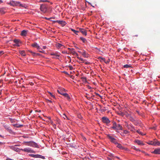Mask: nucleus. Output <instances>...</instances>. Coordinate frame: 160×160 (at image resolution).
Returning <instances> with one entry per match:
<instances>
[{
  "mask_svg": "<svg viewBox=\"0 0 160 160\" xmlns=\"http://www.w3.org/2000/svg\"><path fill=\"white\" fill-rule=\"evenodd\" d=\"M41 11L44 13H50L51 12L50 7L47 4H42L40 7Z\"/></svg>",
  "mask_w": 160,
  "mask_h": 160,
  "instance_id": "1",
  "label": "nucleus"
},
{
  "mask_svg": "<svg viewBox=\"0 0 160 160\" xmlns=\"http://www.w3.org/2000/svg\"><path fill=\"white\" fill-rule=\"evenodd\" d=\"M111 128L116 131V132H118V130H122V126L120 124H117L115 122H113L112 126Z\"/></svg>",
  "mask_w": 160,
  "mask_h": 160,
  "instance_id": "2",
  "label": "nucleus"
},
{
  "mask_svg": "<svg viewBox=\"0 0 160 160\" xmlns=\"http://www.w3.org/2000/svg\"><path fill=\"white\" fill-rule=\"evenodd\" d=\"M8 4L10 5L11 6H20L21 7H24V5L21 4L20 2L17 1H11L8 3Z\"/></svg>",
  "mask_w": 160,
  "mask_h": 160,
  "instance_id": "3",
  "label": "nucleus"
},
{
  "mask_svg": "<svg viewBox=\"0 0 160 160\" xmlns=\"http://www.w3.org/2000/svg\"><path fill=\"white\" fill-rule=\"evenodd\" d=\"M25 143H28V144H27V145L31 147H33L37 148H39V146L36 143L34 142L33 141L26 142H25Z\"/></svg>",
  "mask_w": 160,
  "mask_h": 160,
  "instance_id": "4",
  "label": "nucleus"
},
{
  "mask_svg": "<svg viewBox=\"0 0 160 160\" xmlns=\"http://www.w3.org/2000/svg\"><path fill=\"white\" fill-rule=\"evenodd\" d=\"M107 137L110 139L111 142L114 143L115 144L117 142L116 139L115 138L112 136L110 134H107Z\"/></svg>",
  "mask_w": 160,
  "mask_h": 160,
  "instance_id": "5",
  "label": "nucleus"
},
{
  "mask_svg": "<svg viewBox=\"0 0 160 160\" xmlns=\"http://www.w3.org/2000/svg\"><path fill=\"white\" fill-rule=\"evenodd\" d=\"M102 120L103 123H105L107 124H109L110 122L109 119L105 117H102Z\"/></svg>",
  "mask_w": 160,
  "mask_h": 160,
  "instance_id": "6",
  "label": "nucleus"
},
{
  "mask_svg": "<svg viewBox=\"0 0 160 160\" xmlns=\"http://www.w3.org/2000/svg\"><path fill=\"white\" fill-rule=\"evenodd\" d=\"M53 22L54 23L58 22L59 24L61 25L62 26H64L66 24V22L65 21L63 20H57L54 21Z\"/></svg>",
  "mask_w": 160,
  "mask_h": 160,
  "instance_id": "7",
  "label": "nucleus"
},
{
  "mask_svg": "<svg viewBox=\"0 0 160 160\" xmlns=\"http://www.w3.org/2000/svg\"><path fill=\"white\" fill-rule=\"evenodd\" d=\"M22 150L25 152L31 153H35V152L33 150H32L31 148H26L23 149H22Z\"/></svg>",
  "mask_w": 160,
  "mask_h": 160,
  "instance_id": "8",
  "label": "nucleus"
},
{
  "mask_svg": "<svg viewBox=\"0 0 160 160\" xmlns=\"http://www.w3.org/2000/svg\"><path fill=\"white\" fill-rule=\"evenodd\" d=\"M58 93L66 97L68 100H70V98L68 94L64 93L63 92H60L59 91H58Z\"/></svg>",
  "mask_w": 160,
  "mask_h": 160,
  "instance_id": "9",
  "label": "nucleus"
},
{
  "mask_svg": "<svg viewBox=\"0 0 160 160\" xmlns=\"http://www.w3.org/2000/svg\"><path fill=\"white\" fill-rule=\"evenodd\" d=\"M31 156L35 158H41L43 159H45V157L43 156H42L41 155L37 154V155H34V154H32Z\"/></svg>",
  "mask_w": 160,
  "mask_h": 160,
  "instance_id": "10",
  "label": "nucleus"
},
{
  "mask_svg": "<svg viewBox=\"0 0 160 160\" xmlns=\"http://www.w3.org/2000/svg\"><path fill=\"white\" fill-rule=\"evenodd\" d=\"M152 153L155 154H160V148H157L155 149Z\"/></svg>",
  "mask_w": 160,
  "mask_h": 160,
  "instance_id": "11",
  "label": "nucleus"
},
{
  "mask_svg": "<svg viewBox=\"0 0 160 160\" xmlns=\"http://www.w3.org/2000/svg\"><path fill=\"white\" fill-rule=\"evenodd\" d=\"M79 30L80 32H81L83 35L85 36L87 35V32L86 30L83 28H80L79 29Z\"/></svg>",
  "mask_w": 160,
  "mask_h": 160,
  "instance_id": "12",
  "label": "nucleus"
},
{
  "mask_svg": "<svg viewBox=\"0 0 160 160\" xmlns=\"http://www.w3.org/2000/svg\"><path fill=\"white\" fill-rule=\"evenodd\" d=\"M115 144L116 145V147L121 149L122 150H126V148L123 147L121 144L118 143L117 142Z\"/></svg>",
  "mask_w": 160,
  "mask_h": 160,
  "instance_id": "13",
  "label": "nucleus"
},
{
  "mask_svg": "<svg viewBox=\"0 0 160 160\" xmlns=\"http://www.w3.org/2000/svg\"><path fill=\"white\" fill-rule=\"evenodd\" d=\"M134 142L139 145H144V144L142 142L139 140H136Z\"/></svg>",
  "mask_w": 160,
  "mask_h": 160,
  "instance_id": "14",
  "label": "nucleus"
},
{
  "mask_svg": "<svg viewBox=\"0 0 160 160\" xmlns=\"http://www.w3.org/2000/svg\"><path fill=\"white\" fill-rule=\"evenodd\" d=\"M28 31L26 30H23L21 32V35L22 36H25L27 33Z\"/></svg>",
  "mask_w": 160,
  "mask_h": 160,
  "instance_id": "15",
  "label": "nucleus"
},
{
  "mask_svg": "<svg viewBox=\"0 0 160 160\" xmlns=\"http://www.w3.org/2000/svg\"><path fill=\"white\" fill-rule=\"evenodd\" d=\"M82 54L85 58H87L88 57V54L85 51H84L82 53Z\"/></svg>",
  "mask_w": 160,
  "mask_h": 160,
  "instance_id": "16",
  "label": "nucleus"
},
{
  "mask_svg": "<svg viewBox=\"0 0 160 160\" xmlns=\"http://www.w3.org/2000/svg\"><path fill=\"white\" fill-rule=\"evenodd\" d=\"M32 47H36L38 49H40V47L37 43H34L32 44Z\"/></svg>",
  "mask_w": 160,
  "mask_h": 160,
  "instance_id": "17",
  "label": "nucleus"
},
{
  "mask_svg": "<svg viewBox=\"0 0 160 160\" xmlns=\"http://www.w3.org/2000/svg\"><path fill=\"white\" fill-rule=\"evenodd\" d=\"M147 143L149 145L155 146V140L148 141L147 142Z\"/></svg>",
  "mask_w": 160,
  "mask_h": 160,
  "instance_id": "18",
  "label": "nucleus"
},
{
  "mask_svg": "<svg viewBox=\"0 0 160 160\" xmlns=\"http://www.w3.org/2000/svg\"><path fill=\"white\" fill-rule=\"evenodd\" d=\"M68 49L70 50V52L71 53H72L73 55H75V54H76V52L74 50V49L73 48L70 49L68 48Z\"/></svg>",
  "mask_w": 160,
  "mask_h": 160,
  "instance_id": "19",
  "label": "nucleus"
},
{
  "mask_svg": "<svg viewBox=\"0 0 160 160\" xmlns=\"http://www.w3.org/2000/svg\"><path fill=\"white\" fill-rule=\"evenodd\" d=\"M75 56H76L77 57V58L79 60L83 62H84V61H85L82 58L78 57V54L76 52V54H75Z\"/></svg>",
  "mask_w": 160,
  "mask_h": 160,
  "instance_id": "20",
  "label": "nucleus"
},
{
  "mask_svg": "<svg viewBox=\"0 0 160 160\" xmlns=\"http://www.w3.org/2000/svg\"><path fill=\"white\" fill-rule=\"evenodd\" d=\"M155 146H160V142L157 140H155Z\"/></svg>",
  "mask_w": 160,
  "mask_h": 160,
  "instance_id": "21",
  "label": "nucleus"
},
{
  "mask_svg": "<svg viewBox=\"0 0 160 160\" xmlns=\"http://www.w3.org/2000/svg\"><path fill=\"white\" fill-rule=\"evenodd\" d=\"M20 54L22 56H26V54L24 51H19Z\"/></svg>",
  "mask_w": 160,
  "mask_h": 160,
  "instance_id": "22",
  "label": "nucleus"
},
{
  "mask_svg": "<svg viewBox=\"0 0 160 160\" xmlns=\"http://www.w3.org/2000/svg\"><path fill=\"white\" fill-rule=\"evenodd\" d=\"M13 42L16 43V44H19L20 43H21V42L18 39H15L13 40Z\"/></svg>",
  "mask_w": 160,
  "mask_h": 160,
  "instance_id": "23",
  "label": "nucleus"
},
{
  "mask_svg": "<svg viewBox=\"0 0 160 160\" xmlns=\"http://www.w3.org/2000/svg\"><path fill=\"white\" fill-rule=\"evenodd\" d=\"M80 39L84 43H85L87 41V40L86 39L83 37H80Z\"/></svg>",
  "mask_w": 160,
  "mask_h": 160,
  "instance_id": "24",
  "label": "nucleus"
},
{
  "mask_svg": "<svg viewBox=\"0 0 160 160\" xmlns=\"http://www.w3.org/2000/svg\"><path fill=\"white\" fill-rule=\"evenodd\" d=\"M58 91L60 92H63V91H66L65 89L63 88H61L59 90H58L57 91L58 92Z\"/></svg>",
  "mask_w": 160,
  "mask_h": 160,
  "instance_id": "25",
  "label": "nucleus"
},
{
  "mask_svg": "<svg viewBox=\"0 0 160 160\" xmlns=\"http://www.w3.org/2000/svg\"><path fill=\"white\" fill-rule=\"evenodd\" d=\"M62 46V44H60L59 43H58L56 44V46L58 48H60Z\"/></svg>",
  "mask_w": 160,
  "mask_h": 160,
  "instance_id": "26",
  "label": "nucleus"
},
{
  "mask_svg": "<svg viewBox=\"0 0 160 160\" xmlns=\"http://www.w3.org/2000/svg\"><path fill=\"white\" fill-rule=\"evenodd\" d=\"M50 55H51L55 56H56L57 57H59V55L57 54L56 53H54V52H52V53H51L50 54Z\"/></svg>",
  "mask_w": 160,
  "mask_h": 160,
  "instance_id": "27",
  "label": "nucleus"
},
{
  "mask_svg": "<svg viewBox=\"0 0 160 160\" xmlns=\"http://www.w3.org/2000/svg\"><path fill=\"white\" fill-rule=\"evenodd\" d=\"M137 132L139 134H141L142 135H144L145 134H143L139 130H138L137 131Z\"/></svg>",
  "mask_w": 160,
  "mask_h": 160,
  "instance_id": "28",
  "label": "nucleus"
},
{
  "mask_svg": "<svg viewBox=\"0 0 160 160\" xmlns=\"http://www.w3.org/2000/svg\"><path fill=\"white\" fill-rule=\"evenodd\" d=\"M71 30L75 34H76L77 35L78 34V31H77L73 29H72Z\"/></svg>",
  "mask_w": 160,
  "mask_h": 160,
  "instance_id": "29",
  "label": "nucleus"
},
{
  "mask_svg": "<svg viewBox=\"0 0 160 160\" xmlns=\"http://www.w3.org/2000/svg\"><path fill=\"white\" fill-rule=\"evenodd\" d=\"M81 79L83 81L86 82L87 79L85 77H82Z\"/></svg>",
  "mask_w": 160,
  "mask_h": 160,
  "instance_id": "30",
  "label": "nucleus"
},
{
  "mask_svg": "<svg viewBox=\"0 0 160 160\" xmlns=\"http://www.w3.org/2000/svg\"><path fill=\"white\" fill-rule=\"evenodd\" d=\"M132 148L134 150H136L137 151H140V150L139 149L135 147H132Z\"/></svg>",
  "mask_w": 160,
  "mask_h": 160,
  "instance_id": "31",
  "label": "nucleus"
},
{
  "mask_svg": "<svg viewBox=\"0 0 160 160\" xmlns=\"http://www.w3.org/2000/svg\"><path fill=\"white\" fill-rule=\"evenodd\" d=\"M14 126L17 128L20 127L22 126V125H18L17 124H15Z\"/></svg>",
  "mask_w": 160,
  "mask_h": 160,
  "instance_id": "32",
  "label": "nucleus"
},
{
  "mask_svg": "<svg viewBox=\"0 0 160 160\" xmlns=\"http://www.w3.org/2000/svg\"><path fill=\"white\" fill-rule=\"evenodd\" d=\"M130 127H131V131H133L134 130H135L134 128L132 126L130 125Z\"/></svg>",
  "mask_w": 160,
  "mask_h": 160,
  "instance_id": "33",
  "label": "nucleus"
},
{
  "mask_svg": "<svg viewBox=\"0 0 160 160\" xmlns=\"http://www.w3.org/2000/svg\"><path fill=\"white\" fill-rule=\"evenodd\" d=\"M129 119H130V121H131L132 122H133L134 121V119L132 117H130Z\"/></svg>",
  "mask_w": 160,
  "mask_h": 160,
  "instance_id": "34",
  "label": "nucleus"
},
{
  "mask_svg": "<svg viewBox=\"0 0 160 160\" xmlns=\"http://www.w3.org/2000/svg\"><path fill=\"white\" fill-rule=\"evenodd\" d=\"M48 92L50 94V95H51V96L53 98H55V96L54 95H53L51 92Z\"/></svg>",
  "mask_w": 160,
  "mask_h": 160,
  "instance_id": "35",
  "label": "nucleus"
},
{
  "mask_svg": "<svg viewBox=\"0 0 160 160\" xmlns=\"http://www.w3.org/2000/svg\"><path fill=\"white\" fill-rule=\"evenodd\" d=\"M130 66L128 64H126L124 66V67L125 68H128L130 67Z\"/></svg>",
  "mask_w": 160,
  "mask_h": 160,
  "instance_id": "36",
  "label": "nucleus"
},
{
  "mask_svg": "<svg viewBox=\"0 0 160 160\" xmlns=\"http://www.w3.org/2000/svg\"><path fill=\"white\" fill-rule=\"evenodd\" d=\"M39 2H49V1H48V0H40Z\"/></svg>",
  "mask_w": 160,
  "mask_h": 160,
  "instance_id": "37",
  "label": "nucleus"
},
{
  "mask_svg": "<svg viewBox=\"0 0 160 160\" xmlns=\"http://www.w3.org/2000/svg\"><path fill=\"white\" fill-rule=\"evenodd\" d=\"M96 94V95L97 96H98V97H100L101 98H102V96H100L99 94L98 93H95Z\"/></svg>",
  "mask_w": 160,
  "mask_h": 160,
  "instance_id": "38",
  "label": "nucleus"
},
{
  "mask_svg": "<svg viewBox=\"0 0 160 160\" xmlns=\"http://www.w3.org/2000/svg\"><path fill=\"white\" fill-rule=\"evenodd\" d=\"M124 133L125 134H127L129 133V132L127 130L124 131Z\"/></svg>",
  "mask_w": 160,
  "mask_h": 160,
  "instance_id": "39",
  "label": "nucleus"
},
{
  "mask_svg": "<svg viewBox=\"0 0 160 160\" xmlns=\"http://www.w3.org/2000/svg\"><path fill=\"white\" fill-rule=\"evenodd\" d=\"M46 102L48 103L50 102V103H52V102L51 100H49L48 99H47L46 100Z\"/></svg>",
  "mask_w": 160,
  "mask_h": 160,
  "instance_id": "40",
  "label": "nucleus"
},
{
  "mask_svg": "<svg viewBox=\"0 0 160 160\" xmlns=\"http://www.w3.org/2000/svg\"><path fill=\"white\" fill-rule=\"evenodd\" d=\"M100 58L101 59V61H103L104 62V61L105 60V58Z\"/></svg>",
  "mask_w": 160,
  "mask_h": 160,
  "instance_id": "41",
  "label": "nucleus"
},
{
  "mask_svg": "<svg viewBox=\"0 0 160 160\" xmlns=\"http://www.w3.org/2000/svg\"><path fill=\"white\" fill-rule=\"evenodd\" d=\"M109 62H110L109 59H108V60L107 61H106V60L104 61V62L107 64Z\"/></svg>",
  "mask_w": 160,
  "mask_h": 160,
  "instance_id": "42",
  "label": "nucleus"
},
{
  "mask_svg": "<svg viewBox=\"0 0 160 160\" xmlns=\"http://www.w3.org/2000/svg\"><path fill=\"white\" fill-rule=\"evenodd\" d=\"M63 117L64 119H65L66 118H67V119H68L67 116L65 114H63Z\"/></svg>",
  "mask_w": 160,
  "mask_h": 160,
  "instance_id": "43",
  "label": "nucleus"
},
{
  "mask_svg": "<svg viewBox=\"0 0 160 160\" xmlns=\"http://www.w3.org/2000/svg\"><path fill=\"white\" fill-rule=\"evenodd\" d=\"M109 156L111 158H112V157H113L114 158V155L113 154H111L110 155H109Z\"/></svg>",
  "mask_w": 160,
  "mask_h": 160,
  "instance_id": "44",
  "label": "nucleus"
},
{
  "mask_svg": "<svg viewBox=\"0 0 160 160\" xmlns=\"http://www.w3.org/2000/svg\"><path fill=\"white\" fill-rule=\"evenodd\" d=\"M4 53L3 51H0V56Z\"/></svg>",
  "mask_w": 160,
  "mask_h": 160,
  "instance_id": "45",
  "label": "nucleus"
},
{
  "mask_svg": "<svg viewBox=\"0 0 160 160\" xmlns=\"http://www.w3.org/2000/svg\"><path fill=\"white\" fill-rule=\"evenodd\" d=\"M30 52H31V53H32V54H33V55H35L36 54H37L36 53L33 52L32 51H30Z\"/></svg>",
  "mask_w": 160,
  "mask_h": 160,
  "instance_id": "46",
  "label": "nucleus"
},
{
  "mask_svg": "<svg viewBox=\"0 0 160 160\" xmlns=\"http://www.w3.org/2000/svg\"><path fill=\"white\" fill-rule=\"evenodd\" d=\"M120 115H121V116H123L124 115V113L123 112H121L119 114Z\"/></svg>",
  "mask_w": 160,
  "mask_h": 160,
  "instance_id": "47",
  "label": "nucleus"
},
{
  "mask_svg": "<svg viewBox=\"0 0 160 160\" xmlns=\"http://www.w3.org/2000/svg\"><path fill=\"white\" fill-rule=\"evenodd\" d=\"M13 45L14 46H17L18 47H19L20 46L19 44H14Z\"/></svg>",
  "mask_w": 160,
  "mask_h": 160,
  "instance_id": "48",
  "label": "nucleus"
},
{
  "mask_svg": "<svg viewBox=\"0 0 160 160\" xmlns=\"http://www.w3.org/2000/svg\"><path fill=\"white\" fill-rule=\"evenodd\" d=\"M69 68L70 70H72L73 68V67L72 66H69Z\"/></svg>",
  "mask_w": 160,
  "mask_h": 160,
  "instance_id": "49",
  "label": "nucleus"
},
{
  "mask_svg": "<svg viewBox=\"0 0 160 160\" xmlns=\"http://www.w3.org/2000/svg\"><path fill=\"white\" fill-rule=\"evenodd\" d=\"M90 63L88 62H85V63L86 64H89Z\"/></svg>",
  "mask_w": 160,
  "mask_h": 160,
  "instance_id": "50",
  "label": "nucleus"
},
{
  "mask_svg": "<svg viewBox=\"0 0 160 160\" xmlns=\"http://www.w3.org/2000/svg\"><path fill=\"white\" fill-rule=\"evenodd\" d=\"M52 18H45L47 19V20H50Z\"/></svg>",
  "mask_w": 160,
  "mask_h": 160,
  "instance_id": "51",
  "label": "nucleus"
},
{
  "mask_svg": "<svg viewBox=\"0 0 160 160\" xmlns=\"http://www.w3.org/2000/svg\"><path fill=\"white\" fill-rule=\"evenodd\" d=\"M43 49H45L46 48V46H44L42 48Z\"/></svg>",
  "mask_w": 160,
  "mask_h": 160,
  "instance_id": "52",
  "label": "nucleus"
},
{
  "mask_svg": "<svg viewBox=\"0 0 160 160\" xmlns=\"http://www.w3.org/2000/svg\"><path fill=\"white\" fill-rule=\"evenodd\" d=\"M6 160H13L9 158H7L6 159Z\"/></svg>",
  "mask_w": 160,
  "mask_h": 160,
  "instance_id": "53",
  "label": "nucleus"
},
{
  "mask_svg": "<svg viewBox=\"0 0 160 160\" xmlns=\"http://www.w3.org/2000/svg\"><path fill=\"white\" fill-rule=\"evenodd\" d=\"M39 52H42V53H44V51H39Z\"/></svg>",
  "mask_w": 160,
  "mask_h": 160,
  "instance_id": "54",
  "label": "nucleus"
},
{
  "mask_svg": "<svg viewBox=\"0 0 160 160\" xmlns=\"http://www.w3.org/2000/svg\"><path fill=\"white\" fill-rule=\"evenodd\" d=\"M47 118L49 120H51V118L50 117H47Z\"/></svg>",
  "mask_w": 160,
  "mask_h": 160,
  "instance_id": "55",
  "label": "nucleus"
},
{
  "mask_svg": "<svg viewBox=\"0 0 160 160\" xmlns=\"http://www.w3.org/2000/svg\"><path fill=\"white\" fill-rule=\"evenodd\" d=\"M128 128L129 129H131V127H130V125L129 126H128Z\"/></svg>",
  "mask_w": 160,
  "mask_h": 160,
  "instance_id": "56",
  "label": "nucleus"
},
{
  "mask_svg": "<svg viewBox=\"0 0 160 160\" xmlns=\"http://www.w3.org/2000/svg\"><path fill=\"white\" fill-rule=\"evenodd\" d=\"M114 158H116L118 159H119V158L118 157H117V156L115 157Z\"/></svg>",
  "mask_w": 160,
  "mask_h": 160,
  "instance_id": "57",
  "label": "nucleus"
},
{
  "mask_svg": "<svg viewBox=\"0 0 160 160\" xmlns=\"http://www.w3.org/2000/svg\"><path fill=\"white\" fill-rule=\"evenodd\" d=\"M108 159L109 160H111L112 159H111V158H108Z\"/></svg>",
  "mask_w": 160,
  "mask_h": 160,
  "instance_id": "58",
  "label": "nucleus"
},
{
  "mask_svg": "<svg viewBox=\"0 0 160 160\" xmlns=\"http://www.w3.org/2000/svg\"><path fill=\"white\" fill-rule=\"evenodd\" d=\"M2 0H0V3H2Z\"/></svg>",
  "mask_w": 160,
  "mask_h": 160,
  "instance_id": "59",
  "label": "nucleus"
},
{
  "mask_svg": "<svg viewBox=\"0 0 160 160\" xmlns=\"http://www.w3.org/2000/svg\"><path fill=\"white\" fill-rule=\"evenodd\" d=\"M76 49H79V48L78 47H76Z\"/></svg>",
  "mask_w": 160,
  "mask_h": 160,
  "instance_id": "60",
  "label": "nucleus"
},
{
  "mask_svg": "<svg viewBox=\"0 0 160 160\" xmlns=\"http://www.w3.org/2000/svg\"><path fill=\"white\" fill-rule=\"evenodd\" d=\"M135 36H136V37H138V35H136Z\"/></svg>",
  "mask_w": 160,
  "mask_h": 160,
  "instance_id": "61",
  "label": "nucleus"
},
{
  "mask_svg": "<svg viewBox=\"0 0 160 160\" xmlns=\"http://www.w3.org/2000/svg\"><path fill=\"white\" fill-rule=\"evenodd\" d=\"M65 72V73L67 74V73L66 72Z\"/></svg>",
  "mask_w": 160,
  "mask_h": 160,
  "instance_id": "62",
  "label": "nucleus"
},
{
  "mask_svg": "<svg viewBox=\"0 0 160 160\" xmlns=\"http://www.w3.org/2000/svg\"><path fill=\"white\" fill-rule=\"evenodd\" d=\"M52 58H55V57H52Z\"/></svg>",
  "mask_w": 160,
  "mask_h": 160,
  "instance_id": "63",
  "label": "nucleus"
},
{
  "mask_svg": "<svg viewBox=\"0 0 160 160\" xmlns=\"http://www.w3.org/2000/svg\"><path fill=\"white\" fill-rule=\"evenodd\" d=\"M2 142H0V144H2Z\"/></svg>",
  "mask_w": 160,
  "mask_h": 160,
  "instance_id": "64",
  "label": "nucleus"
}]
</instances>
